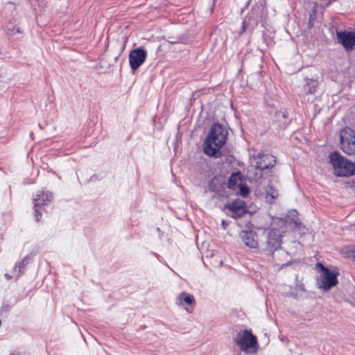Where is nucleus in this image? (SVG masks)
Masks as SVG:
<instances>
[{"instance_id": "3", "label": "nucleus", "mask_w": 355, "mask_h": 355, "mask_svg": "<svg viewBox=\"0 0 355 355\" xmlns=\"http://www.w3.org/2000/svg\"><path fill=\"white\" fill-rule=\"evenodd\" d=\"M240 350L247 354H254L259 349L257 338L249 330L240 331L234 338Z\"/></svg>"}, {"instance_id": "21", "label": "nucleus", "mask_w": 355, "mask_h": 355, "mask_svg": "<svg viewBox=\"0 0 355 355\" xmlns=\"http://www.w3.org/2000/svg\"><path fill=\"white\" fill-rule=\"evenodd\" d=\"M184 309H186L187 311L188 312H191V309L190 307H184Z\"/></svg>"}, {"instance_id": "4", "label": "nucleus", "mask_w": 355, "mask_h": 355, "mask_svg": "<svg viewBox=\"0 0 355 355\" xmlns=\"http://www.w3.org/2000/svg\"><path fill=\"white\" fill-rule=\"evenodd\" d=\"M338 273L334 270L321 266V272L317 279V285L319 288L328 291L338 284L337 276Z\"/></svg>"}, {"instance_id": "12", "label": "nucleus", "mask_w": 355, "mask_h": 355, "mask_svg": "<svg viewBox=\"0 0 355 355\" xmlns=\"http://www.w3.org/2000/svg\"><path fill=\"white\" fill-rule=\"evenodd\" d=\"M194 302V297L184 292L179 294L177 296L175 301V304L179 306H184V305H191Z\"/></svg>"}, {"instance_id": "11", "label": "nucleus", "mask_w": 355, "mask_h": 355, "mask_svg": "<svg viewBox=\"0 0 355 355\" xmlns=\"http://www.w3.org/2000/svg\"><path fill=\"white\" fill-rule=\"evenodd\" d=\"M253 159L259 167L264 169L273 167L276 163L275 157L268 154L259 155L257 157H254Z\"/></svg>"}, {"instance_id": "19", "label": "nucleus", "mask_w": 355, "mask_h": 355, "mask_svg": "<svg viewBox=\"0 0 355 355\" xmlns=\"http://www.w3.org/2000/svg\"><path fill=\"white\" fill-rule=\"evenodd\" d=\"M24 265V261H23L22 262L19 263L17 266H16V268L17 267H22V266Z\"/></svg>"}, {"instance_id": "1", "label": "nucleus", "mask_w": 355, "mask_h": 355, "mask_svg": "<svg viewBox=\"0 0 355 355\" xmlns=\"http://www.w3.org/2000/svg\"><path fill=\"white\" fill-rule=\"evenodd\" d=\"M227 134V130L221 125L214 124L205 142V153L209 156L217 157L219 150L226 143Z\"/></svg>"}, {"instance_id": "20", "label": "nucleus", "mask_w": 355, "mask_h": 355, "mask_svg": "<svg viewBox=\"0 0 355 355\" xmlns=\"http://www.w3.org/2000/svg\"><path fill=\"white\" fill-rule=\"evenodd\" d=\"M38 213H39V211H38V209H37L35 210V217H36V220H39V218H38V217H37V214H38Z\"/></svg>"}, {"instance_id": "7", "label": "nucleus", "mask_w": 355, "mask_h": 355, "mask_svg": "<svg viewBox=\"0 0 355 355\" xmlns=\"http://www.w3.org/2000/svg\"><path fill=\"white\" fill-rule=\"evenodd\" d=\"M147 53L144 48L132 50L129 54V62L133 73L145 62Z\"/></svg>"}, {"instance_id": "5", "label": "nucleus", "mask_w": 355, "mask_h": 355, "mask_svg": "<svg viewBox=\"0 0 355 355\" xmlns=\"http://www.w3.org/2000/svg\"><path fill=\"white\" fill-rule=\"evenodd\" d=\"M341 148L348 155L355 154V132L349 128H345L340 133Z\"/></svg>"}, {"instance_id": "22", "label": "nucleus", "mask_w": 355, "mask_h": 355, "mask_svg": "<svg viewBox=\"0 0 355 355\" xmlns=\"http://www.w3.org/2000/svg\"><path fill=\"white\" fill-rule=\"evenodd\" d=\"M352 255L355 257V248L352 249Z\"/></svg>"}, {"instance_id": "14", "label": "nucleus", "mask_w": 355, "mask_h": 355, "mask_svg": "<svg viewBox=\"0 0 355 355\" xmlns=\"http://www.w3.org/2000/svg\"><path fill=\"white\" fill-rule=\"evenodd\" d=\"M263 168L259 167V165L255 163L254 165H251L248 169V176L250 179L257 180L263 175Z\"/></svg>"}, {"instance_id": "10", "label": "nucleus", "mask_w": 355, "mask_h": 355, "mask_svg": "<svg viewBox=\"0 0 355 355\" xmlns=\"http://www.w3.org/2000/svg\"><path fill=\"white\" fill-rule=\"evenodd\" d=\"M239 237L243 243L250 248H257L259 245L257 234L253 231H241Z\"/></svg>"}, {"instance_id": "17", "label": "nucleus", "mask_w": 355, "mask_h": 355, "mask_svg": "<svg viewBox=\"0 0 355 355\" xmlns=\"http://www.w3.org/2000/svg\"><path fill=\"white\" fill-rule=\"evenodd\" d=\"M306 83L304 85V92L306 94H313L315 92V89L318 86V82L315 79L307 78L305 80Z\"/></svg>"}, {"instance_id": "2", "label": "nucleus", "mask_w": 355, "mask_h": 355, "mask_svg": "<svg viewBox=\"0 0 355 355\" xmlns=\"http://www.w3.org/2000/svg\"><path fill=\"white\" fill-rule=\"evenodd\" d=\"M329 159L336 175L347 177L355 174V162L346 159L338 153L330 154Z\"/></svg>"}, {"instance_id": "18", "label": "nucleus", "mask_w": 355, "mask_h": 355, "mask_svg": "<svg viewBox=\"0 0 355 355\" xmlns=\"http://www.w3.org/2000/svg\"><path fill=\"white\" fill-rule=\"evenodd\" d=\"M239 194L241 195L243 197H246L249 193H250V189L248 186L244 185L241 183V184L239 185Z\"/></svg>"}, {"instance_id": "6", "label": "nucleus", "mask_w": 355, "mask_h": 355, "mask_svg": "<svg viewBox=\"0 0 355 355\" xmlns=\"http://www.w3.org/2000/svg\"><path fill=\"white\" fill-rule=\"evenodd\" d=\"M282 234L280 232L276 229H271L267 234V241L264 250L269 252H273L281 246L282 243Z\"/></svg>"}, {"instance_id": "9", "label": "nucleus", "mask_w": 355, "mask_h": 355, "mask_svg": "<svg viewBox=\"0 0 355 355\" xmlns=\"http://www.w3.org/2000/svg\"><path fill=\"white\" fill-rule=\"evenodd\" d=\"M225 208L229 209V215L234 218H241L245 213V202L239 200H234L226 205Z\"/></svg>"}, {"instance_id": "8", "label": "nucleus", "mask_w": 355, "mask_h": 355, "mask_svg": "<svg viewBox=\"0 0 355 355\" xmlns=\"http://www.w3.org/2000/svg\"><path fill=\"white\" fill-rule=\"evenodd\" d=\"M337 39L347 51L352 50L355 46L354 32H337Z\"/></svg>"}, {"instance_id": "23", "label": "nucleus", "mask_w": 355, "mask_h": 355, "mask_svg": "<svg viewBox=\"0 0 355 355\" xmlns=\"http://www.w3.org/2000/svg\"><path fill=\"white\" fill-rule=\"evenodd\" d=\"M6 277L8 279H10L11 278V277L8 274H6Z\"/></svg>"}, {"instance_id": "13", "label": "nucleus", "mask_w": 355, "mask_h": 355, "mask_svg": "<svg viewBox=\"0 0 355 355\" xmlns=\"http://www.w3.org/2000/svg\"><path fill=\"white\" fill-rule=\"evenodd\" d=\"M52 198L53 196L51 193H46L44 191H40L34 198L35 207H38L42 205L46 204V202H49Z\"/></svg>"}, {"instance_id": "15", "label": "nucleus", "mask_w": 355, "mask_h": 355, "mask_svg": "<svg viewBox=\"0 0 355 355\" xmlns=\"http://www.w3.org/2000/svg\"><path fill=\"white\" fill-rule=\"evenodd\" d=\"M242 182L241 175L240 173H233L229 178L228 187L234 189Z\"/></svg>"}, {"instance_id": "16", "label": "nucleus", "mask_w": 355, "mask_h": 355, "mask_svg": "<svg viewBox=\"0 0 355 355\" xmlns=\"http://www.w3.org/2000/svg\"><path fill=\"white\" fill-rule=\"evenodd\" d=\"M278 191L273 188L272 186H268L266 189V199L269 203L273 201L278 197Z\"/></svg>"}]
</instances>
